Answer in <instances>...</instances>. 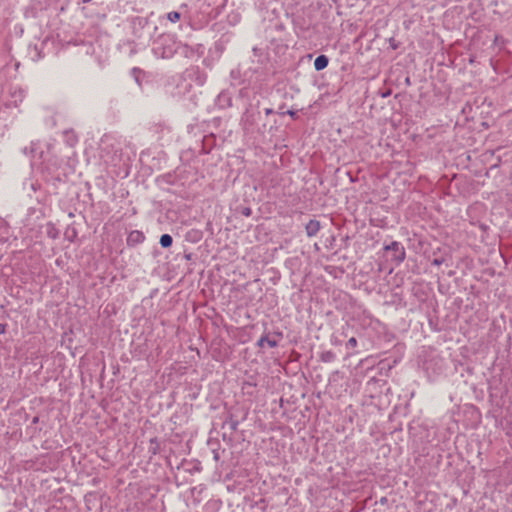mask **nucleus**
<instances>
[{
	"mask_svg": "<svg viewBox=\"0 0 512 512\" xmlns=\"http://www.w3.org/2000/svg\"><path fill=\"white\" fill-rule=\"evenodd\" d=\"M385 250L393 251L394 252L393 258L398 263L402 262L405 259V255H406L405 249H404L403 245L398 241H393L389 245H386Z\"/></svg>",
	"mask_w": 512,
	"mask_h": 512,
	"instance_id": "obj_3",
	"label": "nucleus"
},
{
	"mask_svg": "<svg viewBox=\"0 0 512 512\" xmlns=\"http://www.w3.org/2000/svg\"><path fill=\"white\" fill-rule=\"evenodd\" d=\"M445 259L443 257L435 258L432 260V265L440 266L444 263Z\"/></svg>",
	"mask_w": 512,
	"mask_h": 512,
	"instance_id": "obj_15",
	"label": "nucleus"
},
{
	"mask_svg": "<svg viewBox=\"0 0 512 512\" xmlns=\"http://www.w3.org/2000/svg\"><path fill=\"white\" fill-rule=\"evenodd\" d=\"M159 450V442L156 438H153L150 440V446H149V452H151L153 455H156Z\"/></svg>",
	"mask_w": 512,
	"mask_h": 512,
	"instance_id": "obj_12",
	"label": "nucleus"
},
{
	"mask_svg": "<svg viewBox=\"0 0 512 512\" xmlns=\"http://www.w3.org/2000/svg\"><path fill=\"white\" fill-rule=\"evenodd\" d=\"M321 228L320 222L316 219H311L305 226V231L308 237L317 235Z\"/></svg>",
	"mask_w": 512,
	"mask_h": 512,
	"instance_id": "obj_5",
	"label": "nucleus"
},
{
	"mask_svg": "<svg viewBox=\"0 0 512 512\" xmlns=\"http://www.w3.org/2000/svg\"><path fill=\"white\" fill-rule=\"evenodd\" d=\"M287 114L290 115L291 117H295L296 116V112L293 111V110H288Z\"/></svg>",
	"mask_w": 512,
	"mask_h": 512,
	"instance_id": "obj_22",
	"label": "nucleus"
},
{
	"mask_svg": "<svg viewBox=\"0 0 512 512\" xmlns=\"http://www.w3.org/2000/svg\"><path fill=\"white\" fill-rule=\"evenodd\" d=\"M391 47H392L393 49H397V45H396L394 42H391Z\"/></svg>",
	"mask_w": 512,
	"mask_h": 512,
	"instance_id": "obj_27",
	"label": "nucleus"
},
{
	"mask_svg": "<svg viewBox=\"0 0 512 512\" xmlns=\"http://www.w3.org/2000/svg\"><path fill=\"white\" fill-rule=\"evenodd\" d=\"M500 40H502V37L500 35H496L495 39H494V43L498 44L500 42Z\"/></svg>",
	"mask_w": 512,
	"mask_h": 512,
	"instance_id": "obj_20",
	"label": "nucleus"
},
{
	"mask_svg": "<svg viewBox=\"0 0 512 512\" xmlns=\"http://www.w3.org/2000/svg\"><path fill=\"white\" fill-rule=\"evenodd\" d=\"M184 257H185L186 260H191L192 254L191 253H187V254L184 255Z\"/></svg>",
	"mask_w": 512,
	"mask_h": 512,
	"instance_id": "obj_24",
	"label": "nucleus"
},
{
	"mask_svg": "<svg viewBox=\"0 0 512 512\" xmlns=\"http://www.w3.org/2000/svg\"><path fill=\"white\" fill-rule=\"evenodd\" d=\"M272 113H273V109H272V108H266V109H265V114H266V115H270V114H272Z\"/></svg>",
	"mask_w": 512,
	"mask_h": 512,
	"instance_id": "obj_21",
	"label": "nucleus"
},
{
	"mask_svg": "<svg viewBox=\"0 0 512 512\" xmlns=\"http://www.w3.org/2000/svg\"><path fill=\"white\" fill-rule=\"evenodd\" d=\"M259 51H260V50H259L258 48H256V47H254V48H253V52H254V54H255V55H258V52H259Z\"/></svg>",
	"mask_w": 512,
	"mask_h": 512,
	"instance_id": "obj_26",
	"label": "nucleus"
},
{
	"mask_svg": "<svg viewBox=\"0 0 512 512\" xmlns=\"http://www.w3.org/2000/svg\"><path fill=\"white\" fill-rule=\"evenodd\" d=\"M346 346H347V348H350V347H351V348H354V347H356V346H357V339H356L355 337H351V338L348 340V342H347Z\"/></svg>",
	"mask_w": 512,
	"mask_h": 512,
	"instance_id": "obj_14",
	"label": "nucleus"
},
{
	"mask_svg": "<svg viewBox=\"0 0 512 512\" xmlns=\"http://www.w3.org/2000/svg\"><path fill=\"white\" fill-rule=\"evenodd\" d=\"M265 343L271 348H275L278 346V340L270 338L269 334L262 335L257 342V346L262 348Z\"/></svg>",
	"mask_w": 512,
	"mask_h": 512,
	"instance_id": "obj_6",
	"label": "nucleus"
},
{
	"mask_svg": "<svg viewBox=\"0 0 512 512\" xmlns=\"http://www.w3.org/2000/svg\"><path fill=\"white\" fill-rule=\"evenodd\" d=\"M39 422V417L38 416H35L33 419H32V424H37Z\"/></svg>",
	"mask_w": 512,
	"mask_h": 512,
	"instance_id": "obj_23",
	"label": "nucleus"
},
{
	"mask_svg": "<svg viewBox=\"0 0 512 512\" xmlns=\"http://www.w3.org/2000/svg\"><path fill=\"white\" fill-rule=\"evenodd\" d=\"M132 73L135 76L136 81L138 82L137 73H140V69L139 68H133L132 69Z\"/></svg>",
	"mask_w": 512,
	"mask_h": 512,
	"instance_id": "obj_18",
	"label": "nucleus"
},
{
	"mask_svg": "<svg viewBox=\"0 0 512 512\" xmlns=\"http://www.w3.org/2000/svg\"><path fill=\"white\" fill-rule=\"evenodd\" d=\"M179 44L170 35H162L155 42L154 52L163 59H169L177 52Z\"/></svg>",
	"mask_w": 512,
	"mask_h": 512,
	"instance_id": "obj_1",
	"label": "nucleus"
},
{
	"mask_svg": "<svg viewBox=\"0 0 512 512\" xmlns=\"http://www.w3.org/2000/svg\"><path fill=\"white\" fill-rule=\"evenodd\" d=\"M388 95H390V92H385L384 94H382L383 97H387Z\"/></svg>",
	"mask_w": 512,
	"mask_h": 512,
	"instance_id": "obj_29",
	"label": "nucleus"
},
{
	"mask_svg": "<svg viewBox=\"0 0 512 512\" xmlns=\"http://www.w3.org/2000/svg\"><path fill=\"white\" fill-rule=\"evenodd\" d=\"M260 119V111L258 107L250 105L246 108L245 112L242 115L241 123L243 125L244 130L252 131L254 126L258 123Z\"/></svg>",
	"mask_w": 512,
	"mask_h": 512,
	"instance_id": "obj_2",
	"label": "nucleus"
},
{
	"mask_svg": "<svg viewBox=\"0 0 512 512\" xmlns=\"http://www.w3.org/2000/svg\"><path fill=\"white\" fill-rule=\"evenodd\" d=\"M0 228H3L5 230H7V227L6 225L3 223V221L0 220Z\"/></svg>",
	"mask_w": 512,
	"mask_h": 512,
	"instance_id": "obj_25",
	"label": "nucleus"
},
{
	"mask_svg": "<svg viewBox=\"0 0 512 512\" xmlns=\"http://www.w3.org/2000/svg\"><path fill=\"white\" fill-rule=\"evenodd\" d=\"M145 240V235L143 232L139 230L131 231L127 236V245L130 247H134L138 244H141Z\"/></svg>",
	"mask_w": 512,
	"mask_h": 512,
	"instance_id": "obj_4",
	"label": "nucleus"
},
{
	"mask_svg": "<svg viewBox=\"0 0 512 512\" xmlns=\"http://www.w3.org/2000/svg\"><path fill=\"white\" fill-rule=\"evenodd\" d=\"M275 335L281 338L282 337V332H277V333H275Z\"/></svg>",
	"mask_w": 512,
	"mask_h": 512,
	"instance_id": "obj_30",
	"label": "nucleus"
},
{
	"mask_svg": "<svg viewBox=\"0 0 512 512\" xmlns=\"http://www.w3.org/2000/svg\"><path fill=\"white\" fill-rule=\"evenodd\" d=\"M239 422L238 420L234 419L232 416H230L228 419L224 421L223 426H228L229 429L232 432H235L238 429Z\"/></svg>",
	"mask_w": 512,
	"mask_h": 512,
	"instance_id": "obj_11",
	"label": "nucleus"
},
{
	"mask_svg": "<svg viewBox=\"0 0 512 512\" xmlns=\"http://www.w3.org/2000/svg\"><path fill=\"white\" fill-rule=\"evenodd\" d=\"M159 243L163 248H169L173 243V238L169 234H163L160 237Z\"/></svg>",
	"mask_w": 512,
	"mask_h": 512,
	"instance_id": "obj_10",
	"label": "nucleus"
},
{
	"mask_svg": "<svg viewBox=\"0 0 512 512\" xmlns=\"http://www.w3.org/2000/svg\"><path fill=\"white\" fill-rule=\"evenodd\" d=\"M242 215L249 217L252 214V210L249 207H244L241 211Z\"/></svg>",
	"mask_w": 512,
	"mask_h": 512,
	"instance_id": "obj_16",
	"label": "nucleus"
},
{
	"mask_svg": "<svg viewBox=\"0 0 512 512\" xmlns=\"http://www.w3.org/2000/svg\"><path fill=\"white\" fill-rule=\"evenodd\" d=\"M6 332V324L0 323V334H4Z\"/></svg>",
	"mask_w": 512,
	"mask_h": 512,
	"instance_id": "obj_19",
	"label": "nucleus"
},
{
	"mask_svg": "<svg viewBox=\"0 0 512 512\" xmlns=\"http://www.w3.org/2000/svg\"><path fill=\"white\" fill-rule=\"evenodd\" d=\"M406 84L410 85V78L407 77L406 80H405Z\"/></svg>",
	"mask_w": 512,
	"mask_h": 512,
	"instance_id": "obj_28",
	"label": "nucleus"
},
{
	"mask_svg": "<svg viewBox=\"0 0 512 512\" xmlns=\"http://www.w3.org/2000/svg\"><path fill=\"white\" fill-rule=\"evenodd\" d=\"M329 64V59L326 55H319L316 57L314 61V67L316 71H321L325 69Z\"/></svg>",
	"mask_w": 512,
	"mask_h": 512,
	"instance_id": "obj_7",
	"label": "nucleus"
},
{
	"mask_svg": "<svg viewBox=\"0 0 512 512\" xmlns=\"http://www.w3.org/2000/svg\"><path fill=\"white\" fill-rule=\"evenodd\" d=\"M181 18V13L178 11H171L167 14V19L171 21L172 23H176Z\"/></svg>",
	"mask_w": 512,
	"mask_h": 512,
	"instance_id": "obj_13",
	"label": "nucleus"
},
{
	"mask_svg": "<svg viewBox=\"0 0 512 512\" xmlns=\"http://www.w3.org/2000/svg\"><path fill=\"white\" fill-rule=\"evenodd\" d=\"M320 359L324 363H329L333 362L336 359V355L333 351L328 350L321 353Z\"/></svg>",
	"mask_w": 512,
	"mask_h": 512,
	"instance_id": "obj_9",
	"label": "nucleus"
},
{
	"mask_svg": "<svg viewBox=\"0 0 512 512\" xmlns=\"http://www.w3.org/2000/svg\"><path fill=\"white\" fill-rule=\"evenodd\" d=\"M64 140L65 142L70 146L73 147L78 142V138L76 134L73 132V130H65L63 132Z\"/></svg>",
	"mask_w": 512,
	"mask_h": 512,
	"instance_id": "obj_8",
	"label": "nucleus"
},
{
	"mask_svg": "<svg viewBox=\"0 0 512 512\" xmlns=\"http://www.w3.org/2000/svg\"><path fill=\"white\" fill-rule=\"evenodd\" d=\"M331 343L333 345H340L341 344L340 340L337 337H332L331 338Z\"/></svg>",
	"mask_w": 512,
	"mask_h": 512,
	"instance_id": "obj_17",
	"label": "nucleus"
}]
</instances>
